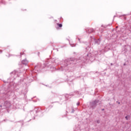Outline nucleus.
Listing matches in <instances>:
<instances>
[{
    "label": "nucleus",
    "mask_w": 131,
    "mask_h": 131,
    "mask_svg": "<svg viewBox=\"0 0 131 131\" xmlns=\"http://www.w3.org/2000/svg\"><path fill=\"white\" fill-rule=\"evenodd\" d=\"M57 25L58 27H60V28L62 27V26L61 24H57Z\"/></svg>",
    "instance_id": "f257e3e1"
},
{
    "label": "nucleus",
    "mask_w": 131,
    "mask_h": 131,
    "mask_svg": "<svg viewBox=\"0 0 131 131\" xmlns=\"http://www.w3.org/2000/svg\"><path fill=\"white\" fill-rule=\"evenodd\" d=\"M25 62H26V60H23V61H21V63H22L23 64H25Z\"/></svg>",
    "instance_id": "f03ea898"
},
{
    "label": "nucleus",
    "mask_w": 131,
    "mask_h": 131,
    "mask_svg": "<svg viewBox=\"0 0 131 131\" xmlns=\"http://www.w3.org/2000/svg\"><path fill=\"white\" fill-rule=\"evenodd\" d=\"M125 119H126V120H128V118L127 116L125 117Z\"/></svg>",
    "instance_id": "7ed1b4c3"
},
{
    "label": "nucleus",
    "mask_w": 131,
    "mask_h": 131,
    "mask_svg": "<svg viewBox=\"0 0 131 131\" xmlns=\"http://www.w3.org/2000/svg\"><path fill=\"white\" fill-rule=\"evenodd\" d=\"M93 31H90V30H89L88 32L89 33H91Z\"/></svg>",
    "instance_id": "20e7f679"
},
{
    "label": "nucleus",
    "mask_w": 131,
    "mask_h": 131,
    "mask_svg": "<svg viewBox=\"0 0 131 131\" xmlns=\"http://www.w3.org/2000/svg\"><path fill=\"white\" fill-rule=\"evenodd\" d=\"M77 106H79V102H78V103H77Z\"/></svg>",
    "instance_id": "39448f33"
},
{
    "label": "nucleus",
    "mask_w": 131,
    "mask_h": 131,
    "mask_svg": "<svg viewBox=\"0 0 131 131\" xmlns=\"http://www.w3.org/2000/svg\"><path fill=\"white\" fill-rule=\"evenodd\" d=\"M97 123H100V121H97Z\"/></svg>",
    "instance_id": "423d86ee"
},
{
    "label": "nucleus",
    "mask_w": 131,
    "mask_h": 131,
    "mask_svg": "<svg viewBox=\"0 0 131 131\" xmlns=\"http://www.w3.org/2000/svg\"><path fill=\"white\" fill-rule=\"evenodd\" d=\"M118 104H120V102H119Z\"/></svg>",
    "instance_id": "0eeeda50"
},
{
    "label": "nucleus",
    "mask_w": 131,
    "mask_h": 131,
    "mask_svg": "<svg viewBox=\"0 0 131 131\" xmlns=\"http://www.w3.org/2000/svg\"><path fill=\"white\" fill-rule=\"evenodd\" d=\"M102 111H103L104 109H102Z\"/></svg>",
    "instance_id": "6e6552de"
}]
</instances>
